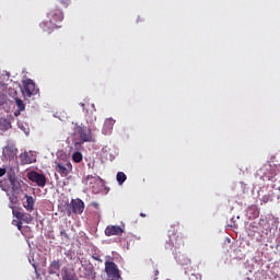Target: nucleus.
I'll list each match as a JSON object with an SVG mask.
<instances>
[{
  "instance_id": "2eb2a0df",
  "label": "nucleus",
  "mask_w": 280,
  "mask_h": 280,
  "mask_svg": "<svg viewBox=\"0 0 280 280\" xmlns=\"http://www.w3.org/2000/svg\"><path fill=\"white\" fill-rule=\"evenodd\" d=\"M62 280H78V276L71 271H65L62 275Z\"/></svg>"
},
{
  "instance_id": "dca6fc26",
  "label": "nucleus",
  "mask_w": 280,
  "mask_h": 280,
  "mask_svg": "<svg viewBox=\"0 0 280 280\" xmlns=\"http://www.w3.org/2000/svg\"><path fill=\"white\" fill-rule=\"evenodd\" d=\"M126 173L124 172H118L117 175H116V180L118 183V185H121L122 183H126Z\"/></svg>"
},
{
  "instance_id": "f03ea898",
  "label": "nucleus",
  "mask_w": 280,
  "mask_h": 280,
  "mask_svg": "<svg viewBox=\"0 0 280 280\" xmlns=\"http://www.w3.org/2000/svg\"><path fill=\"white\" fill-rule=\"evenodd\" d=\"M47 19L48 20L40 23V27L44 32H48V34H50V32L60 27L58 23L62 22L65 15L60 9H51L47 14Z\"/></svg>"
},
{
  "instance_id": "9b49d317",
  "label": "nucleus",
  "mask_w": 280,
  "mask_h": 280,
  "mask_svg": "<svg viewBox=\"0 0 280 280\" xmlns=\"http://www.w3.org/2000/svg\"><path fill=\"white\" fill-rule=\"evenodd\" d=\"M113 126H115V119L107 118L103 125V135H110L113 132Z\"/></svg>"
},
{
  "instance_id": "393cba45",
  "label": "nucleus",
  "mask_w": 280,
  "mask_h": 280,
  "mask_svg": "<svg viewBox=\"0 0 280 280\" xmlns=\"http://www.w3.org/2000/svg\"><path fill=\"white\" fill-rule=\"evenodd\" d=\"M1 176H5V168H0V178Z\"/></svg>"
},
{
  "instance_id": "0eeeda50",
  "label": "nucleus",
  "mask_w": 280,
  "mask_h": 280,
  "mask_svg": "<svg viewBox=\"0 0 280 280\" xmlns=\"http://www.w3.org/2000/svg\"><path fill=\"white\" fill-rule=\"evenodd\" d=\"M258 176H260L261 180H264V182L272 180V178H275V173H273V170H272V164H270V163L265 164L258 171Z\"/></svg>"
},
{
  "instance_id": "4468645a",
  "label": "nucleus",
  "mask_w": 280,
  "mask_h": 280,
  "mask_svg": "<svg viewBox=\"0 0 280 280\" xmlns=\"http://www.w3.org/2000/svg\"><path fill=\"white\" fill-rule=\"evenodd\" d=\"M15 104L18 106L19 112L14 113L15 117H19V115H21V113H23V110H25V103H23V100L21 98H15Z\"/></svg>"
},
{
  "instance_id": "4be33fe9",
  "label": "nucleus",
  "mask_w": 280,
  "mask_h": 280,
  "mask_svg": "<svg viewBox=\"0 0 280 280\" xmlns=\"http://www.w3.org/2000/svg\"><path fill=\"white\" fill-rule=\"evenodd\" d=\"M63 8H69V4L71 3V0H58Z\"/></svg>"
},
{
  "instance_id": "f3484780",
  "label": "nucleus",
  "mask_w": 280,
  "mask_h": 280,
  "mask_svg": "<svg viewBox=\"0 0 280 280\" xmlns=\"http://www.w3.org/2000/svg\"><path fill=\"white\" fill-rule=\"evenodd\" d=\"M86 180H90V185H93L95 183H102V177L101 176L88 175Z\"/></svg>"
},
{
  "instance_id": "7ed1b4c3",
  "label": "nucleus",
  "mask_w": 280,
  "mask_h": 280,
  "mask_svg": "<svg viewBox=\"0 0 280 280\" xmlns=\"http://www.w3.org/2000/svg\"><path fill=\"white\" fill-rule=\"evenodd\" d=\"M105 272L107 275V280H121L119 268H117V264L113 261H105Z\"/></svg>"
},
{
  "instance_id": "f8f14e48",
  "label": "nucleus",
  "mask_w": 280,
  "mask_h": 280,
  "mask_svg": "<svg viewBox=\"0 0 280 280\" xmlns=\"http://www.w3.org/2000/svg\"><path fill=\"white\" fill-rule=\"evenodd\" d=\"M24 198L26 199V205H24V209H26V211H34V205L36 202V199L27 194L24 195Z\"/></svg>"
},
{
  "instance_id": "c756f323",
  "label": "nucleus",
  "mask_w": 280,
  "mask_h": 280,
  "mask_svg": "<svg viewBox=\"0 0 280 280\" xmlns=\"http://www.w3.org/2000/svg\"><path fill=\"white\" fill-rule=\"evenodd\" d=\"M22 156H27V153L22 154Z\"/></svg>"
},
{
  "instance_id": "423d86ee",
  "label": "nucleus",
  "mask_w": 280,
  "mask_h": 280,
  "mask_svg": "<svg viewBox=\"0 0 280 280\" xmlns=\"http://www.w3.org/2000/svg\"><path fill=\"white\" fill-rule=\"evenodd\" d=\"M71 213H75L77 215H82V213H84V201H82V199L71 200L68 215H71Z\"/></svg>"
},
{
  "instance_id": "cd10ccee",
  "label": "nucleus",
  "mask_w": 280,
  "mask_h": 280,
  "mask_svg": "<svg viewBox=\"0 0 280 280\" xmlns=\"http://www.w3.org/2000/svg\"><path fill=\"white\" fill-rule=\"evenodd\" d=\"M140 217H141V218H145V213L141 212V213H140Z\"/></svg>"
},
{
  "instance_id": "b1692460",
  "label": "nucleus",
  "mask_w": 280,
  "mask_h": 280,
  "mask_svg": "<svg viewBox=\"0 0 280 280\" xmlns=\"http://www.w3.org/2000/svg\"><path fill=\"white\" fill-rule=\"evenodd\" d=\"M60 235H61V237H65V240H69V234L67 233L66 230H61Z\"/></svg>"
},
{
  "instance_id": "20e7f679",
  "label": "nucleus",
  "mask_w": 280,
  "mask_h": 280,
  "mask_svg": "<svg viewBox=\"0 0 280 280\" xmlns=\"http://www.w3.org/2000/svg\"><path fill=\"white\" fill-rule=\"evenodd\" d=\"M75 132L79 135V138L82 141V143H91V141H94L93 133H91V129L84 127L83 125H77Z\"/></svg>"
},
{
  "instance_id": "a878e982",
  "label": "nucleus",
  "mask_w": 280,
  "mask_h": 280,
  "mask_svg": "<svg viewBox=\"0 0 280 280\" xmlns=\"http://www.w3.org/2000/svg\"><path fill=\"white\" fill-rule=\"evenodd\" d=\"M153 272H154L155 279H159V278H158V276L160 275L159 269H155Z\"/></svg>"
},
{
  "instance_id": "39448f33",
  "label": "nucleus",
  "mask_w": 280,
  "mask_h": 280,
  "mask_svg": "<svg viewBox=\"0 0 280 280\" xmlns=\"http://www.w3.org/2000/svg\"><path fill=\"white\" fill-rule=\"evenodd\" d=\"M27 178L31 183H35L37 187H45L47 185V177L36 171L27 173Z\"/></svg>"
},
{
  "instance_id": "6ab92c4d",
  "label": "nucleus",
  "mask_w": 280,
  "mask_h": 280,
  "mask_svg": "<svg viewBox=\"0 0 280 280\" xmlns=\"http://www.w3.org/2000/svg\"><path fill=\"white\" fill-rule=\"evenodd\" d=\"M168 236H170L168 244H171V246H174V244H177L176 235L174 234V232L168 231Z\"/></svg>"
},
{
  "instance_id": "a211bd4d",
  "label": "nucleus",
  "mask_w": 280,
  "mask_h": 280,
  "mask_svg": "<svg viewBox=\"0 0 280 280\" xmlns=\"http://www.w3.org/2000/svg\"><path fill=\"white\" fill-rule=\"evenodd\" d=\"M72 160L74 161V163H82V153L80 151H75L72 154Z\"/></svg>"
},
{
  "instance_id": "5701e85b",
  "label": "nucleus",
  "mask_w": 280,
  "mask_h": 280,
  "mask_svg": "<svg viewBox=\"0 0 280 280\" xmlns=\"http://www.w3.org/2000/svg\"><path fill=\"white\" fill-rule=\"evenodd\" d=\"M189 280H202V276L192 273Z\"/></svg>"
},
{
  "instance_id": "aec40b11",
  "label": "nucleus",
  "mask_w": 280,
  "mask_h": 280,
  "mask_svg": "<svg viewBox=\"0 0 280 280\" xmlns=\"http://www.w3.org/2000/svg\"><path fill=\"white\" fill-rule=\"evenodd\" d=\"M271 170H273V176L280 174V164H271Z\"/></svg>"
},
{
  "instance_id": "6e6552de",
  "label": "nucleus",
  "mask_w": 280,
  "mask_h": 280,
  "mask_svg": "<svg viewBox=\"0 0 280 280\" xmlns=\"http://www.w3.org/2000/svg\"><path fill=\"white\" fill-rule=\"evenodd\" d=\"M56 170L62 178H67V176H69V172H71V170H73V166L70 164V162H67V161L66 162H57Z\"/></svg>"
},
{
  "instance_id": "412c9836",
  "label": "nucleus",
  "mask_w": 280,
  "mask_h": 280,
  "mask_svg": "<svg viewBox=\"0 0 280 280\" xmlns=\"http://www.w3.org/2000/svg\"><path fill=\"white\" fill-rule=\"evenodd\" d=\"M15 222V226L20 230V231H23V221H16V220H13V224Z\"/></svg>"
},
{
  "instance_id": "f257e3e1",
  "label": "nucleus",
  "mask_w": 280,
  "mask_h": 280,
  "mask_svg": "<svg viewBox=\"0 0 280 280\" xmlns=\"http://www.w3.org/2000/svg\"><path fill=\"white\" fill-rule=\"evenodd\" d=\"M24 185L25 184L23 183V180H21L19 176H16V173H14L13 171L8 172L7 178L0 180V189H2V191H5L10 200V209H12V214L14 215V218H16V220H20L21 222H24L25 224H32V221L34 220L32 214L14 209V205L19 202V196L23 194Z\"/></svg>"
},
{
  "instance_id": "c85d7f7f",
  "label": "nucleus",
  "mask_w": 280,
  "mask_h": 280,
  "mask_svg": "<svg viewBox=\"0 0 280 280\" xmlns=\"http://www.w3.org/2000/svg\"><path fill=\"white\" fill-rule=\"evenodd\" d=\"M74 145H75V148H78V145H80V143H75Z\"/></svg>"
},
{
  "instance_id": "9d476101",
  "label": "nucleus",
  "mask_w": 280,
  "mask_h": 280,
  "mask_svg": "<svg viewBox=\"0 0 280 280\" xmlns=\"http://www.w3.org/2000/svg\"><path fill=\"white\" fill-rule=\"evenodd\" d=\"M106 237H113V235H124V229L119 225H107L105 229Z\"/></svg>"
},
{
  "instance_id": "bb28decb",
  "label": "nucleus",
  "mask_w": 280,
  "mask_h": 280,
  "mask_svg": "<svg viewBox=\"0 0 280 280\" xmlns=\"http://www.w3.org/2000/svg\"><path fill=\"white\" fill-rule=\"evenodd\" d=\"M23 163L30 164V163H32V161H30V160H27V159H24V160H23Z\"/></svg>"
},
{
  "instance_id": "ddd939ff",
  "label": "nucleus",
  "mask_w": 280,
  "mask_h": 280,
  "mask_svg": "<svg viewBox=\"0 0 280 280\" xmlns=\"http://www.w3.org/2000/svg\"><path fill=\"white\" fill-rule=\"evenodd\" d=\"M60 270V260H52L48 268L49 275H58Z\"/></svg>"
},
{
  "instance_id": "1a4fd4ad",
  "label": "nucleus",
  "mask_w": 280,
  "mask_h": 280,
  "mask_svg": "<svg viewBox=\"0 0 280 280\" xmlns=\"http://www.w3.org/2000/svg\"><path fill=\"white\" fill-rule=\"evenodd\" d=\"M23 89H24V95L26 97H32V95H36V83L32 79H27L23 83Z\"/></svg>"
}]
</instances>
